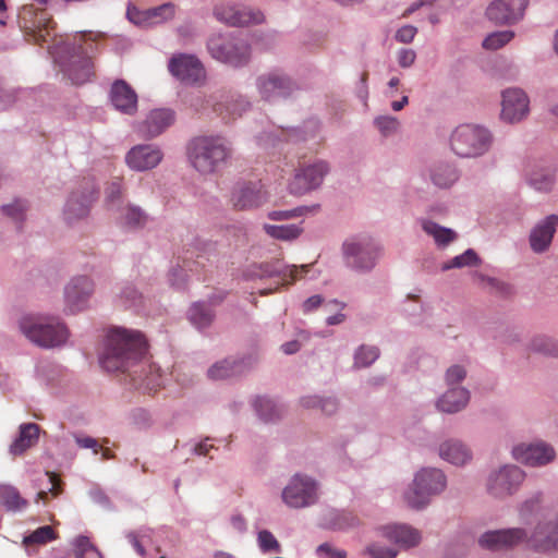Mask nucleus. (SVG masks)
Instances as JSON below:
<instances>
[{
  "label": "nucleus",
  "mask_w": 558,
  "mask_h": 558,
  "mask_svg": "<svg viewBox=\"0 0 558 558\" xmlns=\"http://www.w3.org/2000/svg\"><path fill=\"white\" fill-rule=\"evenodd\" d=\"M258 545L265 553H279L281 550L280 544L276 537L267 530H263L258 533Z\"/></svg>",
  "instance_id": "49"
},
{
  "label": "nucleus",
  "mask_w": 558,
  "mask_h": 558,
  "mask_svg": "<svg viewBox=\"0 0 558 558\" xmlns=\"http://www.w3.org/2000/svg\"><path fill=\"white\" fill-rule=\"evenodd\" d=\"M465 375V369L462 366L453 365L446 373V381L449 386H452L462 381Z\"/></svg>",
  "instance_id": "57"
},
{
  "label": "nucleus",
  "mask_w": 558,
  "mask_h": 558,
  "mask_svg": "<svg viewBox=\"0 0 558 558\" xmlns=\"http://www.w3.org/2000/svg\"><path fill=\"white\" fill-rule=\"evenodd\" d=\"M347 264L359 270H369L375 265L377 253L374 244L365 240H350L343 244Z\"/></svg>",
  "instance_id": "15"
},
{
  "label": "nucleus",
  "mask_w": 558,
  "mask_h": 558,
  "mask_svg": "<svg viewBox=\"0 0 558 558\" xmlns=\"http://www.w3.org/2000/svg\"><path fill=\"white\" fill-rule=\"evenodd\" d=\"M423 230L432 235L438 245H447L456 239V233L451 229L438 226L433 221H424Z\"/></svg>",
  "instance_id": "36"
},
{
  "label": "nucleus",
  "mask_w": 558,
  "mask_h": 558,
  "mask_svg": "<svg viewBox=\"0 0 558 558\" xmlns=\"http://www.w3.org/2000/svg\"><path fill=\"white\" fill-rule=\"evenodd\" d=\"M95 199V191H90L87 195L78 197L76 193H73L69 198L65 206V217L69 221L74 219L83 218L88 214L89 206Z\"/></svg>",
  "instance_id": "29"
},
{
  "label": "nucleus",
  "mask_w": 558,
  "mask_h": 558,
  "mask_svg": "<svg viewBox=\"0 0 558 558\" xmlns=\"http://www.w3.org/2000/svg\"><path fill=\"white\" fill-rule=\"evenodd\" d=\"M384 532L389 541L404 548L416 546L421 541L420 532L408 525L386 526Z\"/></svg>",
  "instance_id": "27"
},
{
  "label": "nucleus",
  "mask_w": 558,
  "mask_h": 558,
  "mask_svg": "<svg viewBox=\"0 0 558 558\" xmlns=\"http://www.w3.org/2000/svg\"><path fill=\"white\" fill-rule=\"evenodd\" d=\"M27 500L22 498L19 490L10 485H0V505L10 511H19L27 507Z\"/></svg>",
  "instance_id": "31"
},
{
  "label": "nucleus",
  "mask_w": 558,
  "mask_h": 558,
  "mask_svg": "<svg viewBox=\"0 0 558 558\" xmlns=\"http://www.w3.org/2000/svg\"><path fill=\"white\" fill-rule=\"evenodd\" d=\"M527 0H496L487 10V17L496 24H511L519 21L526 9Z\"/></svg>",
  "instance_id": "17"
},
{
  "label": "nucleus",
  "mask_w": 558,
  "mask_h": 558,
  "mask_svg": "<svg viewBox=\"0 0 558 558\" xmlns=\"http://www.w3.org/2000/svg\"><path fill=\"white\" fill-rule=\"evenodd\" d=\"M47 474L49 475L51 483L50 492L53 494V496H58L61 493V481L54 473L47 472Z\"/></svg>",
  "instance_id": "64"
},
{
  "label": "nucleus",
  "mask_w": 558,
  "mask_h": 558,
  "mask_svg": "<svg viewBox=\"0 0 558 558\" xmlns=\"http://www.w3.org/2000/svg\"><path fill=\"white\" fill-rule=\"evenodd\" d=\"M323 303V298L320 295H313L304 301L303 303V312L311 313L318 308Z\"/></svg>",
  "instance_id": "63"
},
{
  "label": "nucleus",
  "mask_w": 558,
  "mask_h": 558,
  "mask_svg": "<svg viewBox=\"0 0 558 558\" xmlns=\"http://www.w3.org/2000/svg\"><path fill=\"white\" fill-rule=\"evenodd\" d=\"M75 441L78 447L86 448V449H93L94 453H98L100 449V445L95 438L92 437H82V436H75Z\"/></svg>",
  "instance_id": "62"
},
{
  "label": "nucleus",
  "mask_w": 558,
  "mask_h": 558,
  "mask_svg": "<svg viewBox=\"0 0 558 558\" xmlns=\"http://www.w3.org/2000/svg\"><path fill=\"white\" fill-rule=\"evenodd\" d=\"M512 453L515 460L531 466L547 464L555 458L553 447L542 441L515 446Z\"/></svg>",
  "instance_id": "18"
},
{
  "label": "nucleus",
  "mask_w": 558,
  "mask_h": 558,
  "mask_svg": "<svg viewBox=\"0 0 558 558\" xmlns=\"http://www.w3.org/2000/svg\"><path fill=\"white\" fill-rule=\"evenodd\" d=\"M75 558H102L101 553L87 536H77L74 542Z\"/></svg>",
  "instance_id": "38"
},
{
  "label": "nucleus",
  "mask_w": 558,
  "mask_h": 558,
  "mask_svg": "<svg viewBox=\"0 0 558 558\" xmlns=\"http://www.w3.org/2000/svg\"><path fill=\"white\" fill-rule=\"evenodd\" d=\"M432 180L439 187H449L457 179L458 174L454 168L449 165H440L432 170Z\"/></svg>",
  "instance_id": "35"
},
{
  "label": "nucleus",
  "mask_w": 558,
  "mask_h": 558,
  "mask_svg": "<svg viewBox=\"0 0 558 558\" xmlns=\"http://www.w3.org/2000/svg\"><path fill=\"white\" fill-rule=\"evenodd\" d=\"M257 86L263 98L267 100L276 97H286L293 87L289 77L277 72L260 76L257 81Z\"/></svg>",
  "instance_id": "23"
},
{
  "label": "nucleus",
  "mask_w": 558,
  "mask_h": 558,
  "mask_svg": "<svg viewBox=\"0 0 558 558\" xmlns=\"http://www.w3.org/2000/svg\"><path fill=\"white\" fill-rule=\"evenodd\" d=\"M254 407L257 414L265 422L275 421L281 415V408L274 400L266 397H257Z\"/></svg>",
  "instance_id": "34"
},
{
  "label": "nucleus",
  "mask_w": 558,
  "mask_h": 558,
  "mask_svg": "<svg viewBox=\"0 0 558 558\" xmlns=\"http://www.w3.org/2000/svg\"><path fill=\"white\" fill-rule=\"evenodd\" d=\"M122 180L120 178H116L112 182L109 183L106 190V197L110 202H114L120 199L122 196Z\"/></svg>",
  "instance_id": "59"
},
{
  "label": "nucleus",
  "mask_w": 558,
  "mask_h": 558,
  "mask_svg": "<svg viewBox=\"0 0 558 558\" xmlns=\"http://www.w3.org/2000/svg\"><path fill=\"white\" fill-rule=\"evenodd\" d=\"M439 452L442 459L456 465H462L471 459L469 449L459 441L444 442Z\"/></svg>",
  "instance_id": "30"
},
{
  "label": "nucleus",
  "mask_w": 558,
  "mask_h": 558,
  "mask_svg": "<svg viewBox=\"0 0 558 558\" xmlns=\"http://www.w3.org/2000/svg\"><path fill=\"white\" fill-rule=\"evenodd\" d=\"M311 265H302L300 267L292 265L281 270L282 284L290 286L296 280L302 279L308 272Z\"/></svg>",
  "instance_id": "46"
},
{
  "label": "nucleus",
  "mask_w": 558,
  "mask_h": 558,
  "mask_svg": "<svg viewBox=\"0 0 558 558\" xmlns=\"http://www.w3.org/2000/svg\"><path fill=\"white\" fill-rule=\"evenodd\" d=\"M379 356V350L376 347L361 345L354 356V366L367 367Z\"/></svg>",
  "instance_id": "41"
},
{
  "label": "nucleus",
  "mask_w": 558,
  "mask_h": 558,
  "mask_svg": "<svg viewBox=\"0 0 558 558\" xmlns=\"http://www.w3.org/2000/svg\"><path fill=\"white\" fill-rule=\"evenodd\" d=\"M480 262L477 254L469 248L463 254L453 257L450 262L442 265V270L451 268H461L465 266H473Z\"/></svg>",
  "instance_id": "42"
},
{
  "label": "nucleus",
  "mask_w": 558,
  "mask_h": 558,
  "mask_svg": "<svg viewBox=\"0 0 558 558\" xmlns=\"http://www.w3.org/2000/svg\"><path fill=\"white\" fill-rule=\"evenodd\" d=\"M124 221L130 227H142L146 223L147 216L141 208L129 206L125 211Z\"/></svg>",
  "instance_id": "50"
},
{
  "label": "nucleus",
  "mask_w": 558,
  "mask_h": 558,
  "mask_svg": "<svg viewBox=\"0 0 558 558\" xmlns=\"http://www.w3.org/2000/svg\"><path fill=\"white\" fill-rule=\"evenodd\" d=\"M162 151L154 145L141 144L132 147L125 155V163L135 171L156 168L162 160Z\"/></svg>",
  "instance_id": "16"
},
{
  "label": "nucleus",
  "mask_w": 558,
  "mask_h": 558,
  "mask_svg": "<svg viewBox=\"0 0 558 558\" xmlns=\"http://www.w3.org/2000/svg\"><path fill=\"white\" fill-rule=\"evenodd\" d=\"M557 225L558 216L550 215L532 230L530 243L534 252L539 253L547 250L553 240Z\"/></svg>",
  "instance_id": "25"
},
{
  "label": "nucleus",
  "mask_w": 558,
  "mask_h": 558,
  "mask_svg": "<svg viewBox=\"0 0 558 558\" xmlns=\"http://www.w3.org/2000/svg\"><path fill=\"white\" fill-rule=\"evenodd\" d=\"M265 199L259 183H243L238 185L233 193L231 201L233 206L238 209H250L259 206Z\"/></svg>",
  "instance_id": "24"
},
{
  "label": "nucleus",
  "mask_w": 558,
  "mask_h": 558,
  "mask_svg": "<svg viewBox=\"0 0 558 558\" xmlns=\"http://www.w3.org/2000/svg\"><path fill=\"white\" fill-rule=\"evenodd\" d=\"M470 393L466 389L449 388L438 400L437 408L441 412L454 413L462 410L469 402Z\"/></svg>",
  "instance_id": "26"
},
{
  "label": "nucleus",
  "mask_w": 558,
  "mask_h": 558,
  "mask_svg": "<svg viewBox=\"0 0 558 558\" xmlns=\"http://www.w3.org/2000/svg\"><path fill=\"white\" fill-rule=\"evenodd\" d=\"M97 38L98 35L93 33H78L71 43H64L56 58L64 75L75 85L88 82L94 75L93 59L98 52Z\"/></svg>",
  "instance_id": "3"
},
{
  "label": "nucleus",
  "mask_w": 558,
  "mask_h": 558,
  "mask_svg": "<svg viewBox=\"0 0 558 558\" xmlns=\"http://www.w3.org/2000/svg\"><path fill=\"white\" fill-rule=\"evenodd\" d=\"M93 282L87 277L74 278L65 288V303L70 313L82 311L93 293Z\"/></svg>",
  "instance_id": "21"
},
{
  "label": "nucleus",
  "mask_w": 558,
  "mask_h": 558,
  "mask_svg": "<svg viewBox=\"0 0 558 558\" xmlns=\"http://www.w3.org/2000/svg\"><path fill=\"white\" fill-rule=\"evenodd\" d=\"M173 121L174 112L172 110L155 109L147 114L143 122L137 124L136 131L142 137L150 140L160 135Z\"/></svg>",
  "instance_id": "20"
},
{
  "label": "nucleus",
  "mask_w": 558,
  "mask_h": 558,
  "mask_svg": "<svg viewBox=\"0 0 558 558\" xmlns=\"http://www.w3.org/2000/svg\"><path fill=\"white\" fill-rule=\"evenodd\" d=\"M242 363L235 360H223L208 369L211 379H226L242 373Z\"/></svg>",
  "instance_id": "32"
},
{
  "label": "nucleus",
  "mask_w": 558,
  "mask_h": 558,
  "mask_svg": "<svg viewBox=\"0 0 558 558\" xmlns=\"http://www.w3.org/2000/svg\"><path fill=\"white\" fill-rule=\"evenodd\" d=\"M189 318L197 328H204L213 322L214 314L207 305L195 303L189 311Z\"/></svg>",
  "instance_id": "37"
},
{
  "label": "nucleus",
  "mask_w": 558,
  "mask_h": 558,
  "mask_svg": "<svg viewBox=\"0 0 558 558\" xmlns=\"http://www.w3.org/2000/svg\"><path fill=\"white\" fill-rule=\"evenodd\" d=\"M175 8L172 3H165L146 11V19L151 23H160L174 16Z\"/></svg>",
  "instance_id": "43"
},
{
  "label": "nucleus",
  "mask_w": 558,
  "mask_h": 558,
  "mask_svg": "<svg viewBox=\"0 0 558 558\" xmlns=\"http://www.w3.org/2000/svg\"><path fill=\"white\" fill-rule=\"evenodd\" d=\"M446 483V476L440 470L423 469L416 474L413 486L405 493L404 499L409 507L421 509L428 504L430 496L445 489Z\"/></svg>",
  "instance_id": "7"
},
{
  "label": "nucleus",
  "mask_w": 558,
  "mask_h": 558,
  "mask_svg": "<svg viewBox=\"0 0 558 558\" xmlns=\"http://www.w3.org/2000/svg\"><path fill=\"white\" fill-rule=\"evenodd\" d=\"M207 47L213 58L233 66L243 65L250 59V47L244 41H226L218 36L210 38Z\"/></svg>",
  "instance_id": "12"
},
{
  "label": "nucleus",
  "mask_w": 558,
  "mask_h": 558,
  "mask_svg": "<svg viewBox=\"0 0 558 558\" xmlns=\"http://www.w3.org/2000/svg\"><path fill=\"white\" fill-rule=\"evenodd\" d=\"M475 278L483 287L488 288L492 292L500 294L509 293V288L497 279L488 278L483 275H476Z\"/></svg>",
  "instance_id": "53"
},
{
  "label": "nucleus",
  "mask_w": 558,
  "mask_h": 558,
  "mask_svg": "<svg viewBox=\"0 0 558 558\" xmlns=\"http://www.w3.org/2000/svg\"><path fill=\"white\" fill-rule=\"evenodd\" d=\"M146 354L147 342L143 333L117 327L108 331L99 362L107 372L128 374L134 385L155 391L160 386L159 375Z\"/></svg>",
  "instance_id": "1"
},
{
  "label": "nucleus",
  "mask_w": 558,
  "mask_h": 558,
  "mask_svg": "<svg viewBox=\"0 0 558 558\" xmlns=\"http://www.w3.org/2000/svg\"><path fill=\"white\" fill-rule=\"evenodd\" d=\"M417 33V28L412 25H404L396 33V40L403 44L411 43Z\"/></svg>",
  "instance_id": "58"
},
{
  "label": "nucleus",
  "mask_w": 558,
  "mask_h": 558,
  "mask_svg": "<svg viewBox=\"0 0 558 558\" xmlns=\"http://www.w3.org/2000/svg\"><path fill=\"white\" fill-rule=\"evenodd\" d=\"M318 206L306 207L300 206L291 210H274L268 214L271 220H289L305 215L306 213L316 210Z\"/></svg>",
  "instance_id": "48"
},
{
  "label": "nucleus",
  "mask_w": 558,
  "mask_h": 558,
  "mask_svg": "<svg viewBox=\"0 0 558 558\" xmlns=\"http://www.w3.org/2000/svg\"><path fill=\"white\" fill-rule=\"evenodd\" d=\"M490 143L488 130L474 124H461L450 136L451 150L462 158H474L485 154Z\"/></svg>",
  "instance_id": "5"
},
{
  "label": "nucleus",
  "mask_w": 558,
  "mask_h": 558,
  "mask_svg": "<svg viewBox=\"0 0 558 558\" xmlns=\"http://www.w3.org/2000/svg\"><path fill=\"white\" fill-rule=\"evenodd\" d=\"M3 213L11 217L15 221L23 220L24 213L26 210L25 203L22 201H15L13 204L4 205L2 207Z\"/></svg>",
  "instance_id": "55"
},
{
  "label": "nucleus",
  "mask_w": 558,
  "mask_h": 558,
  "mask_svg": "<svg viewBox=\"0 0 558 558\" xmlns=\"http://www.w3.org/2000/svg\"><path fill=\"white\" fill-rule=\"evenodd\" d=\"M57 538V532L50 525H45L38 527L37 530L33 531L29 535L25 536L23 543L26 546L45 545Z\"/></svg>",
  "instance_id": "39"
},
{
  "label": "nucleus",
  "mask_w": 558,
  "mask_h": 558,
  "mask_svg": "<svg viewBox=\"0 0 558 558\" xmlns=\"http://www.w3.org/2000/svg\"><path fill=\"white\" fill-rule=\"evenodd\" d=\"M168 70L184 84H198L205 80L203 64L192 54L179 53L173 56L169 61Z\"/></svg>",
  "instance_id": "13"
},
{
  "label": "nucleus",
  "mask_w": 558,
  "mask_h": 558,
  "mask_svg": "<svg viewBox=\"0 0 558 558\" xmlns=\"http://www.w3.org/2000/svg\"><path fill=\"white\" fill-rule=\"evenodd\" d=\"M522 543H527L539 551L558 549V520L538 523L529 534L521 527L487 531L478 538V545L484 549H510Z\"/></svg>",
  "instance_id": "2"
},
{
  "label": "nucleus",
  "mask_w": 558,
  "mask_h": 558,
  "mask_svg": "<svg viewBox=\"0 0 558 558\" xmlns=\"http://www.w3.org/2000/svg\"><path fill=\"white\" fill-rule=\"evenodd\" d=\"M531 350L547 356H558V343L545 336H537L531 342Z\"/></svg>",
  "instance_id": "40"
},
{
  "label": "nucleus",
  "mask_w": 558,
  "mask_h": 558,
  "mask_svg": "<svg viewBox=\"0 0 558 558\" xmlns=\"http://www.w3.org/2000/svg\"><path fill=\"white\" fill-rule=\"evenodd\" d=\"M231 149L220 136H197L187 145V158L202 174H211L230 157Z\"/></svg>",
  "instance_id": "4"
},
{
  "label": "nucleus",
  "mask_w": 558,
  "mask_h": 558,
  "mask_svg": "<svg viewBox=\"0 0 558 558\" xmlns=\"http://www.w3.org/2000/svg\"><path fill=\"white\" fill-rule=\"evenodd\" d=\"M525 477L517 465H505L492 473L487 480V492L496 498H505L514 494Z\"/></svg>",
  "instance_id": "11"
},
{
  "label": "nucleus",
  "mask_w": 558,
  "mask_h": 558,
  "mask_svg": "<svg viewBox=\"0 0 558 558\" xmlns=\"http://www.w3.org/2000/svg\"><path fill=\"white\" fill-rule=\"evenodd\" d=\"M513 36L514 34L510 31L493 33L484 39L483 47L490 50H497L508 44Z\"/></svg>",
  "instance_id": "45"
},
{
  "label": "nucleus",
  "mask_w": 558,
  "mask_h": 558,
  "mask_svg": "<svg viewBox=\"0 0 558 558\" xmlns=\"http://www.w3.org/2000/svg\"><path fill=\"white\" fill-rule=\"evenodd\" d=\"M264 230L269 236L282 241H292L299 238L303 231L299 225H264Z\"/></svg>",
  "instance_id": "33"
},
{
  "label": "nucleus",
  "mask_w": 558,
  "mask_h": 558,
  "mask_svg": "<svg viewBox=\"0 0 558 558\" xmlns=\"http://www.w3.org/2000/svg\"><path fill=\"white\" fill-rule=\"evenodd\" d=\"M317 553L320 555H326L328 558H347V553L344 550L333 548L327 543L319 545Z\"/></svg>",
  "instance_id": "60"
},
{
  "label": "nucleus",
  "mask_w": 558,
  "mask_h": 558,
  "mask_svg": "<svg viewBox=\"0 0 558 558\" xmlns=\"http://www.w3.org/2000/svg\"><path fill=\"white\" fill-rule=\"evenodd\" d=\"M151 532L153 531L149 527H141L137 531H132L126 534V538L132 544V546L134 547L138 555L145 556L143 542L145 539H150Z\"/></svg>",
  "instance_id": "47"
},
{
  "label": "nucleus",
  "mask_w": 558,
  "mask_h": 558,
  "mask_svg": "<svg viewBox=\"0 0 558 558\" xmlns=\"http://www.w3.org/2000/svg\"><path fill=\"white\" fill-rule=\"evenodd\" d=\"M541 505V495H535L532 498L525 500L520 507V517L523 520H527L530 515L536 513Z\"/></svg>",
  "instance_id": "54"
},
{
  "label": "nucleus",
  "mask_w": 558,
  "mask_h": 558,
  "mask_svg": "<svg viewBox=\"0 0 558 558\" xmlns=\"http://www.w3.org/2000/svg\"><path fill=\"white\" fill-rule=\"evenodd\" d=\"M20 327L32 342L44 348H52L64 343L69 335L63 324L59 322L44 324L32 316L22 318Z\"/></svg>",
  "instance_id": "8"
},
{
  "label": "nucleus",
  "mask_w": 558,
  "mask_h": 558,
  "mask_svg": "<svg viewBox=\"0 0 558 558\" xmlns=\"http://www.w3.org/2000/svg\"><path fill=\"white\" fill-rule=\"evenodd\" d=\"M416 54L412 49H401L398 53V62L402 68L411 66L415 61Z\"/></svg>",
  "instance_id": "61"
},
{
  "label": "nucleus",
  "mask_w": 558,
  "mask_h": 558,
  "mask_svg": "<svg viewBox=\"0 0 558 558\" xmlns=\"http://www.w3.org/2000/svg\"><path fill=\"white\" fill-rule=\"evenodd\" d=\"M375 125L385 136L395 133L399 128V121L393 117H379L375 120Z\"/></svg>",
  "instance_id": "52"
},
{
  "label": "nucleus",
  "mask_w": 558,
  "mask_h": 558,
  "mask_svg": "<svg viewBox=\"0 0 558 558\" xmlns=\"http://www.w3.org/2000/svg\"><path fill=\"white\" fill-rule=\"evenodd\" d=\"M530 183L538 191H548L554 183V177L550 172H533L530 177Z\"/></svg>",
  "instance_id": "51"
},
{
  "label": "nucleus",
  "mask_w": 558,
  "mask_h": 558,
  "mask_svg": "<svg viewBox=\"0 0 558 558\" xmlns=\"http://www.w3.org/2000/svg\"><path fill=\"white\" fill-rule=\"evenodd\" d=\"M318 499L317 483L301 474H295L282 492L283 502L291 508H304Z\"/></svg>",
  "instance_id": "9"
},
{
  "label": "nucleus",
  "mask_w": 558,
  "mask_h": 558,
  "mask_svg": "<svg viewBox=\"0 0 558 558\" xmlns=\"http://www.w3.org/2000/svg\"><path fill=\"white\" fill-rule=\"evenodd\" d=\"M302 404L306 408H316L320 407L322 411L328 415L335 413L338 408V403L335 399H320L319 397H305L302 399Z\"/></svg>",
  "instance_id": "44"
},
{
  "label": "nucleus",
  "mask_w": 558,
  "mask_h": 558,
  "mask_svg": "<svg viewBox=\"0 0 558 558\" xmlns=\"http://www.w3.org/2000/svg\"><path fill=\"white\" fill-rule=\"evenodd\" d=\"M366 553L371 558H396L397 550L378 544H371L366 547Z\"/></svg>",
  "instance_id": "56"
},
{
  "label": "nucleus",
  "mask_w": 558,
  "mask_h": 558,
  "mask_svg": "<svg viewBox=\"0 0 558 558\" xmlns=\"http://www.w3.org/2000/svg\"><path fill=\"white\" fill-rule=\"evenodd\" d=\"M501 106V118L511 123L521 121L529 113V98L519 88L506 89Z\"/></svg>",
  "instance_id": "19"
},
{
  "label": "nucleus",
  "mask_w": 558,
  "mask_h": 558,
  "mask_svg": "<svg viewBox=\"0 0 558 558\" xmlns=\"http://www.w3.org/2000/svg\"><path fill=\"white\" fill-rule=\"evenodd\" d=\"M19 24L28 41L44 45L54 37V23L44 9L24 4L19 13Z\"/></svg>",
  "instance_id": "6"
},
{
  "label": "nucleus",
  "mask_w": 558,
  "mask_h": 558,
  "mask_svg": "<svg viewBox=\"0 0 558 558\" xmlns=\"http://www.w3.org/2000/svg\"><path fill=\"white\" fill-rule=\"evenodd\" d=\"M328 171L329 167L327 162L323 160H317L308 165H300L289 183L290 193L303 195L315 190L322 184Z\"/></svg>",
  "instance_id": "10"
},
{
  "label": "nucleus",
  "mask_w": 558,
  "mask_h": 558,
  "mask_svg": "<svg viewBox=\"0 0 558 558\" xmlns=\"http://www.w3.org/2000/svg\"><path fill=\"white\" fill-rule=\"evenodd\" d=\"M215 16L218 21L229 26H248L264 22V14L240 4H221L215 8Z\"/></svg>",
  "instance_id": "14"
},
{
  "label": "nucleus",
  "mask_w": 558,
  "mask_h": 558,
  "mask_svg": "<svg viewBox=\"0 0 558 558\" xmlns=\"http://www.w3.org/2000/svg\"><path fill=\"white\" fill-rule=\"evenodd\" d=\"M39 436V426L35 423H26L20 426L19 437L10 446V452L13 456L23 454L27 449L33 447Z\"/></svg>",
  "instance_id": "28"
},
{
  "label": "nucleus",
  "mask_w": 558,
  "mask_h": 558,
  "mask_svg": "<svg viewBox=\"0 0 558 558\" xmlns=\"http://www.w3.org/2000/svg\"><path fill=\"white\" fill-rule=\"evenodd\" d=\"M113 107L124 114L132 116L137 110V95L123 80H117L110 90Z\"/></svg>",
  "instance_id": "22"
}]
</instances>
